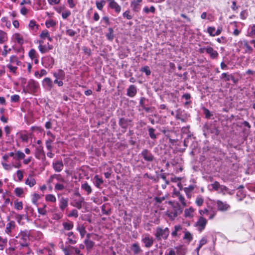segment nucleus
<instances>
[{
  "instance_id": "1",
  "label": "nucleus",
  "mask_w": 255,
  "mask_h": 255,
  "mask_svg": "<svg viewBox=\"0 0 255 255\" xmlns=\"http://www.w3.org/2000/svg\"><path fill=\"white\" fill-rule=\"evenodd\" d=\"M25 156L24 153L19 150L16 151L15 152H10L7 153L2 156V159L5 161H8L9 157H12V161L11 164H8L5 162H2L1 164L3 167L7 170H11L13 167L19 168L21 166L20 160L24 159Z\"/></svg>"
},
{
  "instance_id": "2",
  "label": "nucleus",
  "mask_w": 255,
  "mask_h": 255,
  "mask_svg": "<svg viewBox=\"0 0 255 255\" xmlns=\"http://www.w3.org/2000/svg\"><path fill=\"white\" fill-rule=\"evenodd\" d=\"M182 212V209L178 203L172 205V208L166 211V215L170 220H173L178 215Z\"/></svg>"
},
{
  "instance_id": "3",
  "label": "nucleus",
  "mask_w": 255,
  "mask_h": 255,
  "mask_svg": "<svg viewBox=\"0 0 255 255\" xmlns=\"http://www.w3.org/2000/svg\"><path fill=\"white\" fill-rule=\"evenodd\" d=\"M29 236V233L27 231H21L16 237V238L18 239L16 242L22 248L27 247Z\"/></svg>"
},
{
  "instance_id": "4",
  "label": "nucleus",
  "mask_w": 255,
  "mask_h": 255,
  "mask_svg": "<svg viewBox=\"0 0 255 255\" xmlns=\"http://www.w3.org/2000/svg\"><path fill=\"white\" fill-rule=\"evenodd\" d=\"M169 233V229L168 228L162 229L160 227H157L156 229L154 236L157 240H160L162 239L166 240L168 238Z\"/></svg>"
},
{
  "instance_id": "5",
  "label": "nucleus",
  "mask_w": 255,
  "mask_h": 255,
  "mask_svg": "<svg viewBox=\"0 0 255 255\" xmlns=\"http://www.w3.org/2000/svg\"><path fill=\"white\" fill-rule=\"evenodd\" d=\"M9 61L10 63L7 65V67L10 72L14 73L17 70V66L20 65L21 62L18 60L17 57L15 55L10 56Z\"/></svg>"
},
{
  "instance_id": "6",
  "label": "nucleus",
  "mask_w": 255,
  "mask_h": 255,
  "mask_svg": "<svg viewBox=\"0 0 255 255\" xmlns=\"http://www.w3.org/2000/svg\"><path fill=\"white\" fill-rule=\"evenodd\" d=\"M74 196H75V198L74 200L72 205L78 209H81L84 201V198L81 196L79 192H75Z\"/></svg>"
},
{
  "instance_id": "7",
  "label": "nucleus",
  "mask_w": 255,
  "mask_h": 255,
  "mask_svg": "<svg viewBox=\"0 0 255 255\" xmlns=\"http://www.w3.org/2000/svg\"><path fill=\"white\" fill-rule=\"evenodd\" d=\"M153 238L148 234H145L142 236L141 241L146 248L151 247L153 244Z\"/></svg>"
},
{
  "instance_id": "8",
  "label": "nucleus",
  "mask_w": 255,
  "mask_h": 255,
  "mask_svg": "<svg viewBox=\"0 0 255 255\" xmlns=\"http://www.w3.org/2000/svg\"><path fill=\"white\" fill-rule=\"evenodd\" d=\"M218 211L225 212L230 209V206L226 202H223L221 200L215 201Z\"/></svg>"
},
{
  "instance_id": "9",
  "label": "nucleus",
  "mask_w": 255,
  "mask_h": 255,
  "mask_svg": "<svg viewBox=\"0 0 255 255\" xmlns=\"http://www.w3.org/2000/svg\"><path fill=\"white\" fill-rule=\"evenodd\" d=\"M207 220L203 217L200 216L196 223V226L200 232H202L205 228Z\"/></svg>"
},
{
  "instance_id": "10",
  "label": "nucleus",
  "mask_w": 255,
  "mask_h": 255,
  "mask_svg": "<svg viewBox=\"0 0 255 255\" xmlns=\"http://www.w3.org/2000/svg\"><path fill=\"white\" fill-rule=\"evenodd\" d=\"M42 61L43 65L46 68H52L54 63V58L50 56L43 57Z\"/></svg>"
},
{
  "instance_id": "11",
  "label": "nucleus",
  "mask_w": 255,
  "mask_h": 255,
  "mask_svg": "<svg viewBox=\"0 0 255 255\" xmlns=\"http://www.w3.org/2000/svg\"><path fill=\"white\" fill-rule=\"evenodd\" d=\"M107 0L109 1V5L111 8L114 9L115 11L117 13H119L121 12L122 7L115 0Z\"/></svg>"
},
{
  "instance_id": "12",
  "label": "nucleus",
  "mask_w": 255,
  "mask_h": 255,
  "mask_svg": "<svg viewBox=\"0 0 255 255\" xmlns=\"http://www.w3.org/2000/svg\"><path fill=\"white\" fill-rule=\"evenodd\" d=\"M12 40L17 43L19 45H22L24 42V38L23 35L19 33H15L12 36Z\"/></svg>"
},
{
  "instance_id": "13",
  "label": "nucleus",
  "mask_w": 255,
  "mask_h": 255,
  "mask_svg": "<svg viewBox=\"0 0 255 255\" xmlns=\"http://www.w3.org/2000/svg\"><path fill=\"white\" fill-rule=\"evenodd\" d=\"M15 228V223L14 221H10L6 225L4 230L5 233L10 236L13 230Z\"/></svg>"
},
{
  "instance_id": "14",
  "label": "nucleus",
  "mask_w": 255,
  "mask_h": 255,
  "mask_svg": "<svg viewBox=\"0 0 255 255\" xmlns=\"http://www.w3.org/2000/svg\"><path fill=\"white\" fill-rule=\"evenodd\" d=\"M52 166L54 170L57 172H60L62 170L64 165L62 160H57L53 162Z\"/></svg>"
},
{
  "instance_id": "15",
  "label": "nucleus",
  "mask_w": 255,
  "mask_h": 255,
  "mask_svg": "<svg viewBox=\"0 0 255 255\" xmlns=\"http://www.w3.org/2000/svg\"><path fill=\"white\" fill-rule=\"evenodd\" d=\"M176 119L181 120L182 122H185L187 118V114L184 111L178 110L176 112Z\"/></svg>"
},
{
  "instance_id": "16",
  "label": "nucleus",
  "mask_w": 255,
  "mask_h": 255,
  "mask_svg": "<svg viewBox=\"0 0 255 255\" xmlns=\"http://www.w3.org/2000/svg\"><path fill=\"white\" fill-rule=\"evenodd\" d=\"M195 209L190 207L184 210V216L186 218L192 219L194 216Z\"/></svg>"
},
{
  "instance_id": "17",
  "label": "nucleus",
  "mask_w": 255,
  "mask_h": 255,
  "mask_svg": "<svg viewBox=\"0 0 255 255\" xmlns=\"http://www.w3.org/2000/svg\"><path fill=\"white\" fill-rule=\"evenodd\" d=\"M206 53H208L211 58L216 59L218 56V53L211 46H207Z\"/></svg>"
},
{
  "instance_id": "18",
  "label": "nucleus",
  "mask_w": 255,
  "mask_h": 255,
  "mask_svg": "<svg viewBox=\"0 0 255 255\" xmlns=\"http://www.w3.org/2000/svg\"><path fill=\"white\" fill-rule=\"evenodd\" d=\"M53 46L47 43V44L42 45H38V49L42 54L48 52L49 50L52 49Z\"/></svg>"
},
{
  "instance_id": "19",
  "label": "nucleus",
  "mask_w": 255,
  "mask_h": 255,
  "mask_svg": "<svg viewBox=\"0 0 255 255\" xmlns=\"http://www.w3.org/2000/svg\"><path fill=\"white\" fill-rule=\"evenodd\" d=\"M38 83L32 80H29L27 84L28 89L30 92H34L38 88Z\"/></svg>"
},
{
  "instance_id": "20",
  "label": "nucleus",
  "mask_w": 255,
  "mask_h": 255,
  "mask_svg": "<svg viewBox=\"0 0 255 255\" xmlns=\"http://www.w3.org/2000/svg\"><path fill=\"white\" fill-rule=\"evenodd\" d=\"M131 251L134 255H137L142 252L139 245L137 243L132 244L130 247Z\"/></svg>"
},
{
  "instance_id": "21",
  "label": "nucleus",
  "mask_w": 255,
  "mask_h": 255,
  "mask_svg": "<svg viewBox=\"0 0 255 255\" xmlns=\"http://www.w3.org/2000/svg\"><path fill=\"white\" fill-rule=\"evenodd\" d=\"M141 155L143 158L147 161H151L153 159V155L147 149L143 150L141 152Z\"/></svg>"
},
{
  "instance_id": "22",
  "label": "nucleus",
  "mask_w": 255,
  "mask_h": 255,
  "mask_svg": "<svg viewBox=\"0 0 255 255\" xmlns=\"http://www.w3.org/2000/svg\"><path fill=\"white\" fill-rule=\"evenodd\" d=\"M35 157L38 159H40L41 157H44L45 155L43 149V147L41 145H39L36 148Z\"/></svg>"
},
{
  "instance_id": "23",
  "label": "nucleus",
  "mask_w": 255,
  "mask_h": 255,
  "mask_svg": "<svg viewBox=\"0 0 255 255\" xmlns=\"http://www.w3.org/2000/svg\"><path fill=\"white\" fill-rule=\"evenodd\" d=\"M36 183V180L32 175H29L25 182V184L30 187L34 186Z\"/></svg>"
},
{
  "instance_id": "24",
  "label": "nucleus",
  "mask_w": 255,
  "mask_h": 255,
  "mask_svg": "<svg viewBox=\"0 0 255 255\" xmlns=\"http://www.w3.org/2000/svg\"><path fill=\"white\" fill-rule=\"evenodd\" d=\"M68 236V242L67 243L69 244H75L76 243V237L73 232H70L66 234Z\"/></svg>"
},
{
  "instance_id": "25",
  "label": "nucleus",
  "mask_w": 255,
  "mask_h": 255,
  "mask_svg": "<svg viewBox=\"0 0 255 255\" xmlns=\"http://www.w3.org/2000/svg\"><path fill=\"white\" fill-rule=\"evenodd\" d=\"M68 199L64 197L61 198L59 200V208L63 211L68 206Z\"/></svg>"
},
{
  "instance_id": "26",
  "label": "nucleus",
  "mask_w": 255,
  "mask_h": 255,
  "mask_svg": "<svg viewBox=\"0 0 255 255\" xmlns=\"http://www.w3.org/2000/svg\"><path fill=\"white\" fill-rule=\"evenodd\" d=\"M221 78L224 79L225 81L232 80L234 83H236V80L232 74L227 73H223L221 75Z\"/></svg>"
},
{
  "instance_id": "27",
  "label": "nucleus",
  "mask_w": 255,
  "mask_h": 255,
  "mask_svg": "<svg viewBox=\"0 0 255 255\" xmlns=\"http://www.w3.org/2000/svg\"><path fill=\"white\" fill-rule=\"evenodd\" d=\"M54 77L57 79L63 80L65 78V74L64 71L61 69L58 70L57 71L53 73Z\"/></svg>"
},
{
  "instance_id": "28",
  "label": "nucleus",
  "mask_w": 255,
  "mask_h": 255,
  "mask_svg": "<svg viewBox=\"0 0 255 255\" xmlns=\"http://www.w3.org/2000/svg\"><path fill=\"white\" fill-rule=\"evenodd\" d=\"M136 88L134 85H130L128 89L127 95L130 97H134L136 94Z\"/></svg>"
},
{
  "instance_id": "29",
  "label": "nucleus",
  "mask_w": 255,
  "mask_h": 255,
  "mask_svg": "<svg viewBox=\"0 0 255 255\" xmlns=\"http://www.w3.org/2000/svg\"><path fill=\"white\" fill-rule=\"evenodd\" d=\"M90 236V234H88L87 236V238H89ZM84 243L86 245V248L88 250H90L93 248L94 246V242L93 241L89 240L88 239H86L84 241Z\"/></svg>"
},
{
  "instance_id": "30",
  "label": "nucleus",
  "mask_w": 255,
  "mask_h": 255,
  "mask_svg": "<svg viewBox=\"0 0 255 255\" xmlns=\"http://www.w3.org/2000/svg\"><path fill=\"white\" fill-rule=\"evenodd\" d=\"M42 83L43 86L49 89H51L52 87V81L49 78L46 77L44 78Z\"/></svg>"
},
{
  "instance_id": "31",
  "label": "nucleus",
  "mask_w": 255,
  "mask_h": 255,
  "mask_svg": "<svg viewBox=\"0 0 255 255\" xmlns=\"http://www.w3.org/2000/svg\"><path fill=\"white\" fill-rule=\"evenodd\" d=\"M63 228L67 231H70L73 228L74 224L72 222L68 221L62 223Z\"/></svg>"
},
{
  "instance_id": "32",
  "label": "nucleus",
  "mask_w": 255,
  "mask_h": 255,
  "mask_svg": "<svg viewBox=\"0 0 255 255\" xmlns=\"http://www.w3.org/2000/svg\"><path fill=\"white\" fill-rule=\"evenodd\" d=\"M130 122V121L128 119L121 118L120 120L119 125L122 128H127Z\"/></svg>"
},
{
  "instance_id": "33",
  "label": "nucleus",
  "mask_w": 255,
  "mask_h": 255,
  "mask_svg": "<svg viewBox=\"0 0 255 255\" xmlns=\"http://www.w3.org/2000/svg\"><path fill=\"white\" fill-rule=\"evenodd\" d=\"M130 6L134 12H138L140 9L141 5L140 3L132 1L130 3Z\"/></svg>"
},
{
  "instance_id": "34",
  "label": "nucleus",
  "mask_w": 255,
  "mask_h": 255,
  "mask_svg": "<svg viewBox=\"0 0 255 255\" xmlns=\"http://www.w3.org/2000/svg\"><path fill=\"white\" fill-rule=\"evenodd\" d=\"M8 39L7 33L3 30H0V44L3 43Z\"/></svg>"
},
{
  "instance_id": "35",
  "label": "nucleus",
  "mask_w": 255,
  "mask_h": 255,
  "mask_svg": "<svg viewBox=\"0 0 255 255\" xmlns=\"http://www.w3.org/2000/svg\"><path fill=\"white\" fill-rule=\"evenodd\" d=\"M241 43V44H244V46L246 47L245 52L246 53H251L253 51V48L251 46L249 45L248 42L247 41H240L239 44Z\"/></svg>"
},
{
  "instance_id": "36",
  "label": "nucleus",
  "mask_w": 255,
  "mask_h": 255,
  "mask_svg": "<svg viewBox=\"0 0 255 255\" xmlns=\"http://www.w3.org/2000/svg\"><path fill=\"white\" fill-rule=\"evenodd\" d=\"M207 243V240L206 237H203L201 240L199 241L198 247L196 249L198 255H199V252L200 249L203 246L205 245Z\"/></svg>"
},
{
  "instance_id": "37",
  "label": "nucleus",
  "mask_w": 255,
  "mask_h": 255,
  "mask_svg": "<svg viewBox=\"0 0 255 255\" xmlns=\"http://www.w3.org/2000/svg\"><path fill=\"white\" fill-rule=\"evenodd\" d=\"M81 188L87 192V194H90L92 191L91 186L88 184L87 182H85L84 183L82 184Z\"/></svg>"
},
{
  "instance_id": "38",
  "label": "nucleus",
  "mask_w": 255,
  "mask_h": 255,
  "mask_svg": "<svg viewBox=\"0 0 255 255\" xmlns=\"http://www.w3.org/2000/svg\"><path fill=\"white\" fill-rule=\"evenodd\" d=\"M174 194L176 196V197H178V200L181 202L182 205L183 206H186V203L185 199L184 197H183V196H182L181 194H180V193L179 192H174Z\"/></svg>"
},
{
  "instance_id": "39",
  "label": "nucleus",
  "mask_w": 255,
  "mask_h": 255,
  "mask_svg": "<svg viewBox=\"0 0 255 255\" xmlns=\"http://www.w3.org/2000/svg\"><path fill=\"white\" fill-rule=\"evenodd\" d=\"M14 209L17 210H21L23 208V203L21 201H19L18 200L14 202Z\"/></svg>"
},
{
  "instance_id": "40",
  "label": "nucleus",
  "mask_w": 255,
  "mask_h": 255,
  "mask_svg": "<svg viewBox=\"0 0 255 255\" xmlns=\"http://www.w3.org/2000/svg\"><path fill=\"white\" fill-rule=\"evenodd\" d=\"M45 200L46 201L55 203L56 201L55 196L53 194H48L45 196Z\"/></svg>"
},
{
  "instance_id": "41",
  "label": "nucleus",
  "mask_w": 255,
  "mask_h": 255,
  "mask_svg": "<svg viewBox=\"0 0 255 255\" xmlns=\"http://www.w3.org/2000/svg\"><path fill=\"white\" fill-rule=\"evenodd\" d=\"M7 242V238H3L0 236V250H3Z\"/></svg>"
},
{
  "instance_id": "42",
  "label": "nucleus",
  "mask_w": 255,
  "mask_h": 255,
  "mask_svg": "<svg viewBox=\"0 0 255 255\" xmlns=\"http://www.w3.org/2000/svg\"><path fill=\"white\" fill-rule=\"evenodd\" d=\"M94 179L95 180V186L99 188L100 186L103 183V180L102 178H99L98 175H96L94 177Z\"/></svg>"
},
{
  "instance_id": "43",
  "label": "nucleus",
  "mask_w": 255,
  "mask_h": 255,
  "mask_svg": "<svg viewBox=\"0 0 255 255\" xmlns=\"http://www.w3.org/2000/svg\"><path fill=\"white\" fill-rule=\"evenodd\" d=\"M63 183H57L55 185L54 190L56 191L64 190L65 186Z\"/></svg>"
},
{
  "instance_id": "44",
  "label": "nucleus",
  "mask_w": 255,
  "mask_h": 255,
  "mask_svg": "<svg viewBox=\"0 0 255 255\" xmlns=\"http://www.w3.org/2000/svg\"><path fill=\"white\" fill-rule=\"evenodd\" d=\"M14 193L17 197H21L24 193L23 189L20 187H16L14 190Z\"/></svg>"
},
{
  "instance_id": "45",
  "label": "nucleus",
  "mask_w": 255,
  "mask_h": 255,
  "mask_svg": "<svg viewBox=\"0 0 255 255\" xmlns=\"http://www.w3.org/2000/svg\"><path fill=\"white\" fill-rule=\"evenodd\" d=\"M54 140V139L49 138L47 140H46L45 142L46 148L49 151H51L52 150V146L51 145V143L53 142Z\"/></svg>"
},
{
  "instance_id": "46",
  "label": "nucleus",
  "mask_w": 255,
  "mask_h": 255,
  "mask_svg": "<svg viewBox=\"0 0 255 255\" xmlns=\"http://www.w3.org/2000/svg\"><path fill=\"white\" fill-rule=\"evenodd\" d=\"M143 11L146 14L148 13L149 12L154 13L155 11V8L153 6H150V8H148L147 6H145L143 8Z\"/></svg>"
},
{
  "instance_id": "47",
  "label": "nucleus",
  "mask_w": 255,
  "mask_h": 255,
  "mask_svg": "<svg viewBox=\"0 0 255 255\" xmlns=\"http://www.w3.org/2000/svg\"><path fill=\"white\" fill-rule=\"evenodd\" d=\"M28 56L31 59H33V58L38 57V54L37 53L36 50L34 49H31L29 51Z\"/></svg>"
},
{
  "instance_id": "48",
  "label": "nucleus",
  "mask_w": 255,
  "mask_h": 255,
  "mask_svg": "<svg viewBox=\"0 0 255 255\" xmlns=\"http://www.w3.org/2000/svg\"><path fill=\"white\" fill-rule=\"evenodd\" d=\"M182 229L180 225H175L174 227V231L171 233V235L173 237H176L177 235V232Z\"/></svg>"
},
{
  "instance_id": "49",
  "label": "nucleus",
  "mask_w": 255,
  "mask_h": 255,
  "mask_svg": "<svg viewBox=\"0 0 255 255\" xmlns=\"http://www.w3.org/2000/svg\"><path fill=\"white\" fill-rule=\"evenodd\" d=\"M1 20L3 23V24L6 27L9 28L11 26L10 21L8 20V18L6 17H3L1 18Z\"/></svg>"
},
{
  "instance_id": "50",
  "label": "nucleus",
  "mask_w": 255,
  "mask_h": 255,
  "mask_svg": "<svg viewBox=\"0 0 255 255\" xmlns=\"http://www.w3.org/2000/svg\"><path fill=\"white\" fill-rule=\"evenodd\" d=\"M53 177L57 180L58 183H65V180L60 174H53Z\"/></svg>"
},
{
  "instance_id": "51",
  "label": "nucleus",
  "mask_w": 255,
  "mask_h": 255,
  "mask_svg": "<svg viewBox=\"0 0 255 255\" xmlns=\"http://www.w3.org/2000/svg\"><path fill=\"white\" fill-rule=\"evenodd\" d=\"M106 2L104 0H102L100 1H96V4L98 9L101 10H102L104 5L105 4Z\"/></svg>"
},
{
  "instance_id": "52",
  "label": "nucleus",
  "mask_w": 255,
  "mask_h": 255,
  "mask_svg": "<svg viewBox=\"0 0 255 255\" xmlns=\"http://www.w3.org/2000/svg\"><path fill=\"white\" fill-rule=\"evenodd\" d=\"M109 33L106 34V37L108 40H112L114 38L113 30L112 28H109Z\"/></svg>"
},
{
  "instance_id": "53",
  "label": "nucleus",
  "mask_w": 255,
  "mask_h": 255,
  "mask_svg": "<svg viewBox=\"0 0 255 255\" xmlns=\"http://www.w3.org/2000/svg\"><path fill=\"white\" fill-rule=\"evenodd\" d=\"M45 25L47 28H50L54 27L56 25V22L53 20L50 19L46 21Z\"/></svg>"
},
{
  "instance_id": "54",
  "label": "nucleus",
  "mask_w": 255,
  "mask_h": 255,
  "mask_svg": "<svg viewBox=\"0 0 255 255\" xmlns=\"http://www.w3.org/2000/svg\"><path fill=\"white\" fill-rule=\"evenodd\" d=\"M195 189V186L193 185H189L187 187H185L184 188V191L185 192L186 194H188V193H191V192Z\"/></svg>"
},
{
  "instance_id": "55",
  "label": "nucleus",
  "mask_w": 255,
  "mask_h": 255,
  "mask_svg": "<svg viewBox=\"0 0 255 255\" xmlns=\"http://www.w3.org/2000/svg\"><path fill=\"white\" fill-rule=\"evenodd\" d=\"M250 31L249 32V35L251 37L255 36V24H253L250 26Z\"/></svg>"
},
{
  "instance_id": "56",
  "label": "nucleus",
  "mask_w": 255,
  "mask_h": 255,
  "mask_svg": "<svg viewBox=\"0 0 255 255\" xmlns=\"http://www.w3.org/2000/svg\"><path fill=\"white\" fill-rule=\"evenodd\" d=\"M77 230L79 232L82 237H83L86 233V230L83 226H79Z\"/></svg>"
},
{
  "instance_id": "57",
  "label": "nucleus",
  "mask_w": 255,
  "mask_h": 255,
  "mask_svg": "<svg viewBox=\"0 0 255 255\" xmlns=\"http://www.w3.org/2000/svg\"><path fill=\"white\" fill-rule=\"evenodd\" d=\"M204 199L201 196H198L196 199L195 203L198 206H201L203 205Z\"/></svg>"
},
{
  "instance_id": "58",
  "label": "nucleus",
  "mask_w": 255,
  "mask_h": 255,
  "mask_svg": "<svg viewBox=\"0 0 255 255\" xmlns=\"http://www.w3.org/2000/svg\"><path fill=\"white\" fill-rule=\"evenodd\" d=\"M155 129L152 128H148L149 135L152 139L156 138V134L154 133Z\"/></svg>"
},
{
  "instance_id": "59",
  "label": "nucleus",
  "mask_w": 255,
  "mask_h": 255,
  "mask_svg": "<svg viewBox=\"0 0 255 255\" xmlns=\"http://www.w3.org/2000/svg\"><path fill=\"white\" fill-rule=\"evenodd\" d=\"M184 239L187 240L189 242H191L193 239V237L191 234L189 232H186L184 234Z\"/></svg>"
},
{
  "instance_id": "60",
  "label": "nucleus",
  "mask_w": 255,
  "mask_h": 255,
  "mask_svg": "<svg viewBox=\"0 0 255 255\" xmlns=\"http://www.w3.org/2000/svg\"><path fill=\"white\" fill-rule=\"evenodd\" d=\"M207 32L211 36H215V28L214 27L209 26L207 28Z\"/></svg>"
},
{
  "instance_id": "61",
  "label": "nucleus",
  "mask_w": 255,
  "mask_h": 255,
  "mask_svg": "<svg viewBox=\"0 0 255 255\" xmlns=\"http://www.w3.org/2000/svg\"><path fill=\"white\" fill-rule=\"evenodd\" d=\"M40 198V196L37 193H34L32 195V202L34 204H36L38 199Z\"/></svg>"
},
{
  "instance_id": "62",
  "label": "nucleus",
  "mask_w": 255,
  "mask_h": 255,
  "mask_svg": "<svg viewBox=\"0 0 255 255\" xmlns=\"http://www.w3.org/2000/svg\"><path fill=\"white\" fill-rule=\"evenodd\" d=\"M49 35V32L46 29H45V30H43L40 35V37L43 39H45L48 35Z\"/></svg>"
},
{
  "instance_id": "63",
  "label": "nucleus",
  "mask_w": 255,
  "mask_h": 255,
  "mask_svg": "<svg viewBox=\"0 0 255 255\" xmlns=\"http://www.w3.org/2000/svg\"><path fill=\"white\" fill-rule=\"evenodd\" d=\"M71 15V12L69 10H65L62 13V17L63 19H66Z\"/></svg>"
},
{
  "instance_id": "64",
  "label": "nucleus",
  "mask_w": 255,
  "mask_h": 255,
  "mask_svg": "<svg viewBox=\"0 0 255 255\" xmlns=\"http://www.w3.org/2000/svg\"><path fill=\"white\" fill-rule=\"evenodd\" d=\"M28 26L32 29H34L35 27L37 29L38 27V26L36 24L35 21L33 20L30 21Z\"/></svg>"
}]
</instances>
